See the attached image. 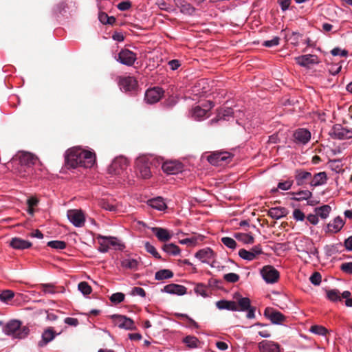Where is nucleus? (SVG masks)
<instances>
[{
  "label": "nucleus",
  "instance_id": "1",
  "mask_svg": "<svg viewBox=\"0 0 352 352\" xmlns=\"http://www.w3.org/2000/svg\"><path fill=\"white\" fill-rule=\"evenodd\" d=\"M21 322L18 320H12L6 323L3 332L14 338L23 339L28 336L30 330L27 327H21Z\"/></svg>",
  "mask_w": 352,
  "mask_h": 352
},
{
  "label": "nucleus",
  "instance_id": "2",
  "mask_svg": "<svg viewBox=\"0 0 352 352\" xmlns=\"http://www.w3.org/2000/svg\"><path fill=\"white\" fill-rule=\"evenodd\" d=\"M96 155H65V166L69 168L78 166H91L96 160Z\"/></svg>",
  "mask_w": 352,
  "mask_h": 352
},
{
  "label": "nucleus",
  "instance_id": "3",
  "mask_svg": "<svg viewBox=\"0 0 352 352\" xmlns=\"http://www.w3.org/2000/svg\"><path fill=\"white\" fill-rule=\"evenodd\" d=\"M136 170L144 179L149 178L151 175L148 160L146 155H138L135 162Z\"/></svg>",
  "mask_w": 352,
  "mask_h": 352
},
{
  "label": "nucleus",
  "instance_id": "4",
  "mask_svg": "<svg viewBox=\"0 0 352 352\" xmlns=\"http://www.w3.org/2000/svg\"><path fill=\"white\" fill-rule=\"evenodd\" d=\"M331 210V208L329 205L314 207L313 211L309 212V223L316 225L318 223V217L322 219L327 218Z\"/></svg>",
  "mask_w": 352,
  "mask_h": 352
},
{
  "label": "nucleus",
  "instance_id": "5",
  "mask_svg": "<svg viewBox=\"0 0 352 352\" xmlns=\"http://www.w3.org/2000/svg\"><path fill=\"white\" fill-rule=\"evenodd\" d=\"M116 60L122 65L132 66L137 60V55L128 49H122L115 57Z\"/></svg>",
  "mask_w": 352,
  "mask_h": 352
},
{
  "label": "nucleus",
  "instance_id": "6",
  "mask_svg": "<svg viewBox=\"0 0 352 352\" xmlns=\"http://www.w3.org/2000/svg\"><path fill=\"white\" fill-rule=\"evenodd\" d=\"M263 279L270 284L275 283L278 281L280 274L277 270L272 265H265L260 270Z\"/></svg>",
  "mask_w": 352,
  "mask_h": 352
},
{
  "label": "nucleus",
  "instance_id": "7",
  "mask_svg": "<svg viewBox=\"0 0 352 352\" xmlns=\"http://www.w3.org/2000/svg\"><path fill=\"white\" fill-rule=\"evenodd\" d=\"M128 164V160L124 155H117L109 167V172L111 174L120 175Z\"/></svg>",
  "mask_w": 352,
  "mask_h": 352
},
{
  "label": "nucleus",
  "instance_id": "8",
  "mask_svg": "<svg viewBox=\"0 0 352 352\" xmlns=\"http://www.w3.org/2000/svg\"><path fill=\"white\" fill-rule=\"evenodd\" d=\"M111 317L113 320L116 325L120 329L126 330H133L135 329L133 320L125 316L114 314Z\"/></svg>",
  "mask_w": 352,
  "mask_h": 352
},
{
  "label": "nucleus",
  "instance_id": "9",
  "mask_svg": "<svg viewBox=\"0 0 352 352\" xmlns=\"http://www.w3.org/2000/svg\"><path fill=\"white\" fill-rule=\"evenodd\" d=\"M69 221L77 228L84 226L85 217L84 213L80 210H69L67 214Z\"/></svg>",
  "mask_w": 352,
  "mask_h": 352
},
{
  "label": "nucleus",
  "instance_id": "10",
  "mask_svg": "<svg viewBox=\"0 0 352 352\" xmlns=\"http://www.w3.org/2000/svg\"><path fill=\"white\" fill-rule=\"evenodd\" d=\"M294 244L297 251L301 254L298 256L306 262L308 254V238L305 236H299L295 239Z\"/></svg>",
  "mask_w": 352,
  "mask_h": 352
},
{
  "label": "nucleus",
  "instance_id": "11",
  "mask_svg": "<svg viewBox=\"0 0 352 352\" xmlns=\"http://www.w3.org/2000/svg\"><path fill=\"white\" fill-rule=\"evenodd\" d=\"M164 91L159 87H155L146 90L144 100L148 104H154L160 100L163 96Z\"/></svg>",
  "mask_w": 352,
  "mask_h": 352
},
{
  "label": "nucleus",
  "instance_id": "12",
  "mask_svg": "<svg viewBox=\"0 0 352 352\" xmlns=\"http://www.w3.org/2000/svg\"><path fill=\"white\" fill-rule=\"evenodd\" d=\"M118 84L120 90L126 93L135 91L138 86L137 80L131 76L120 78Z\"/></svg>",
  "mask_w": 352,
  "mask_h": 352
},
{
  "label": "nucleus",
  "instance_id": "13",
  "mask_svg": "<svg viewBox=\"0 0 352 352\" xmlns=\"http://www.w3.org/2000/svg\"><path fill=\"white\" fill-rule=\"evenodd\" d=\"M59 334L60 333H56L52 327L45 329L41 334V339L38 342V346L41 348L45 346Z\"/></svg>",
  "mask_w": 352,
  "mask_h": 352
},
{
  "label": "nucleus",
  "instance_id": "14",
  "mask_svg": "<svg viewBox=\"0 0 352 352\" xmlns=\"http://www.w3.org/2000/svg\"><path fill=\"white\" fill-rule=\"evenodd\" d=\"M162 168L168 175H176L182 171V165L176 160H170L164 162Z\"/></svg>",
  "mask_w": 352,
  "mask_h": 352
},
{
  "label": "nucleus",
  "instance_id": "15",
  "mask_svg": "<svg viewBox=\"0 0 352 352\" xmlns=\"http://www.w3.org/2000/svg\"><path fill=\"white\" fill-rule=\"evenodd\" d=\"M195 256L201 263H210L215 256V253L210 248H205L196 252Z\"/></svg>",
  "mask_w": 352,
  "mask_h": 352
},
{
  "label": "nucleus",
  "instance_id": "16",
  "mask_svg": "<svg viewBox=\"0 0 352 352\" xmlns=\"http://www.w3.org/2000/svg\"><path fill=\"white\" fill-rule=\"evenodd\" d=\"M232 155H206V160L212 166H221L229 163Z\"/></svg>",
  "mask_w": 352,
  "mask_h": 352
},
{
  "label": "nucleus",
  "instance_id": "17",
  "mask_svg": "<svg viewBox=\"0 0 352 352\" xmlns=\"http://www.w3.org/2000/svg\"><path fill=\"white\" fill-rule=\"evenodd\" d=\"M331 134L334 138L344 140L352 138V129L342 127L341 125H336L333 127Z\"/></svg>",
  "mask_w": 352,
  "mask_h": 352
},
{
  "label": "nucleus",
  "instance_id": "18",
  "mask_svg": "<svg viewBox=\"0 0 352 352\" xmlns=\"http://www.w3.org/2000/svg\"><path fill=\"white\" fill-rule=\"evenodd\" d=\"M162 292L170 294L182 296L186 293V287L184 285L172 283L164 286Z\"/></svg>",
  "mask_w": 352,
  "mask_h": 352
},
{
  "label": "nucleus",
  "instance_id": "19",
  "mask_svg": "<svg viewBox=\"0 0 352 352\" xmlns=\"http://www.w3.org/2000/svg\"><path fill=\"white\" fill-rule=\"evenodd\" d=\"M320 63V60L316 55L309 54V72L311 71L312 73L318 72V74H315V76H320L324 72V67L318 65Z\"/></svg>",
  "mask_w": 352,
  "mask_h": 352
},
{
  "label": "nucleus",
  "instance_id": "20",
  "mask_svg": "<svg viewBox=\"0 0 352 352\" xmlns=\"http://www.w3.org/2000/svg\"><path fill=\"white\" fill-rule=\"evenodd\" d=\"M260 352H280L279 345L274 342L263 340L258 343Z\"/></svg>",
  "mask_w": 352,
  "mask_h": 352
},
{
  "label": "nucleus",
  "instance_id": "21",
  "mask_svg": "<svg viewBox=\"0 0 352 352\" xmlns=\"http://www.w3.org/2000/svg\"><path fill=\"white\" fill-rule=\"evenodd\" d=\"M294 138L296 143L299 144H306L308 142V129L300 128L294 133Z\"/></svg>",
  "mask_w": 352,
  "mask_h": 352
},
{
  "label": "nucleus",
  "instance_id": "22",
  "mask_svg": "<svg viewBox=\"0 0 352 352\" xmlns=\"http://www.w3.org/2000/svg\"><path fill=\"white\" fill-rule=\"evenodd\" d=\"M147 204L152 208L159 211H164L167 208L166 204L165 203L164 199L161 197H157L148 199L147 201Z\"/></svg>",
  "mask_w": 352,
  "mask_h": 352
},
{
  "label": "nucleus",
  "instance_id": "23",
  "mask_svg": "<svg viewBox=\"0 0 352 352\" xmlns=\"http://www.w3.org/2000/svg\"><path fill=\"white\" fill-rule=\"evenodd\" d=\"M152 232L155 234L159 241L164 242L169 241L172 238V234L165 228L160 227L152 228Z\"/></svg>",
  "mask_w": 352,
  "mask_h": 352
},
{
  "label": "nucleus",
  "instance_id": "24",
  "mask_svg": "<svg viewBox=\"0 0 352 352\" xmlns=\"http://www.w3.org/2000/svg\"><path fill=\"white\" fill-rule=\"evenodd\" d=\"M10 245L14 249L24 250L31 247L32 243L28 241L15 237L12 239Z\"/></svg>",
  "mask_w": 352,
  "mask_h": 352
},
{
  "label": "nucleus",
  "instance_id": "25",
  "mask_svg": "<svg viewBox=\"0 0 352 352\" xmlns=\"http://www.w3.org/2000/svg\"><path fill=\"white\" fill-rule=\"evenodd\" d=\"M216 307L220 309H226L229 311H236L238 310V306L234 301L221 300L216 302Z\"/></svg>",
  "mask_w": 352,
  "mask_h": 352
},
{
  "label": "nucleus",
  "instance_id": "26",
  "mask_svg": "<svg viewBox=\"0 0 352 352\" xmlns=\"http://www.w3.org/2000/svg\"><path fill=\"white\" fill-rule=\"evenodd\" d=\"M344 225V221L340 217H336L327 225L328 231L333 233L339 232Z\"/></svg>",
  "mask_w": 352,
  "mask_h": 352
},
{
  "label": "nucleus",
  "instance_id": "27",
  "mask_svg": "<svg viewBox=\"0 0 352 352\" xmlns=\"http://www.w3.org/2000/svg\"><path fill=\"white\" fill-rule=\"evenodd\" d=\"M65 154H96L95 151L90 148H82L80 146H76L68 148Z\"/></svg>",
  "mask_w": 352,
  "mask_h": 352
},
{
  "label": "nucleus",
  "instance_id": "28",
  "mask_svg": "<svg viewBox=\"0 0 352 352\" xmlns=\"http://www.w3.org/2000/svg\"><path fill=\"white\" fill-rule=\"evenodd\" d=\"M204 236L202 235L192 236L189 238L180 239L179 243L182 245H187L188 246H195L199 242L202 241Z\"/></svg>",
  "mask_w": 352,
  "mask_h": 352
},
{
  "label": "nucleus",
  "instance_id": "29",
  "mask_svg": "<svg viewBox=\"0 0 352 352\" xmlns=\"http://www.w3.org/2000/svg\"><path fill=\"white\" fill-rule=\"evenodd\" d=\"M327 179V174L325 172H320L314 175L311 181L309 182L313 186L322 185L326 183Z\"/></svg>",
  "mask_w": 352,
  "mask_h": 352
},
{
  "label": "nucleus",
  "instance_id": "30",
  "mask_svg": "<svg viewBox=\"0 0 352 352\" xmlns=\"http://www.w3.org/2000/svg\"><path fill=\"white\" fill-rule=\"evenodd\" d=\"M139 262L138 260L132 258H126L121 261V266L126 270H137Z\"/></svg>",
  "mask_w": 352,
  "mask_h": 352
},
{
  "label": "nucleus",
  "instance_id": "31",
  "mask_svg": "<svg viewBox=\"0 0 352 352\" xmlns=\"http://www.w3.org/2000/svg\"><path fill=\"white\" fill-rule=\"evenodd\" d=\"M327 166L336 173H342L344 171L343 164L340 160H330L327 163Z\"/></svg>",
  "mask_w": 352,
  "mask_h": 352
},
{
  "label": "nucleus",
  "instance_id": "32",
  "mask_svg": "<svg viewBox=\"0 0 352 352\" xmlns=\"http://www.w3.org/2000/svg\"><path fill=\"white\" fill-rule=\"evenodd\" d=\"M287 209L285 208H272L269 210V215L275 219H280L287 215Z\"/></svg>",
  "mask_w": 352,
  "mask_h": 352
},
{
  "label": "nucleus",
  "instance_id": "33",
  "mask_svg": "<svg viewBox=\"0 0 352 352\" xmlns=\"http://www.w3.org/2000/svg\"><path fill=\"white\" fill-rule=\"evenodd\" d=\"M191 116L195 120H201L207 117V109L197 106L192 109Z\"/></svg>",
  "mask_w": 352,
  "mask_h": 352
},
{
  "label": "nucleus",
  "instance_id": "34",
  "mask_svg": "<svg viewBox=\"0 0 352 352\" xmlns=\"http://www.w3.org/2000/svg\"><path fill=\"white\" fill-rule=\"evenodd\" d=\"M162 250L166 254L173 256H177L180 254L179 248L174 243L164 244L162 247Z\"/></svg>",
  "mask_w": 352,
  "mask_h": 352
},
{
  "label": "nucleus",
  "instance_id": "35",
  "mask_svg": "<svg viewBox=\"0 0 352 352\" xmlns=\"http://www.w3.org/2000/svg\"><path fill=\"white\" fill-rule=\"evenodd\" d=\"M236 305L238 306V310L236 311H245L251 307L250 300L247 297L240 298Z\"/></svg>",
  "mask_w": 352,
  "mask_h": 352
},
{
  "label": "nucleus",
  "instance_id": "36",
  "mask_svg": "<svg viewBox=\"0 0 352 352\" xmlns=\"http://www.w3.org/2000/svg\"><path fill=\"white\" fill-rule=\"evenodd\" d=\"M173 276V273L170 270H160L155 274V278L157 280H162L164 279H168Z\"/></svg>",
  "mask_w": 352,
  "mask_h": 352
},
{
  "label": "nucleus",
  "instance_id": "37",
  "mask_svg": "<svg viewBox=\"0 0 352 352\" xmlns=\"http://www.w3.org/2000/svg\"><path fill=\"white\" fill-rule=\"evenodd\" d=\"M309 331L318 336H326L329 333L327 329L322 325L313 324L309 328Z\"/></svg>",
  "mask_w": 352,
  "mask_h": 352
},
{
  "label": "nucleus",
  "instance_id": "38",
  "mask_svg": "<svg viewBox=\"0 0 352 352\" xmlns=\"http://www.w3.org/2000/svg\"><path fill=\"white\" fill-rule=\"evenodd\" d=\"M183 342L186 344L188 348L196 349L199 345V340L193 336H187L183 339Z\"/></svg>",
  "mask_w": 352,
  "mask_h": 352
},
{
  "label": "nucleus",
  "instance_id": "39",
  "mask_svg": "<svg viewBox=\"0 0 352 352\" xmlns=\"http://www.w3.org/2000/svg\"><path fill=\"white\" fill-rule=\"evenodd\" d=\"M234 114V111L230 107L222 109L217 114L218 120H228Z\"/></svg>",
  "mask_w": 352,
  "mask_h": 352
},
{
  "label": "nucleus",
  "instance_id": "40",
  "mask_svg": "<svg viewBox=\"0 0 352 352\" xmlns=\"http://www.w3.org/2000/svg\"><path fill=\"white\" fill-rule=\"evenodd\" d=\"M235 237L243 242L245 244H251L254 243V239L253 236L250 234L245 233H237L235 234Z\"/></svg>",
  "mask_w": 352,
  "mask_h": 352
},
{
  "label": "nucleus",
  "instance_id": "41",
  "mask_svg": "<svg viewBox=\"0 0 352 352\" xmlns=\"http://www.w3.org/2000/svg\"><path fill=\"white\" fill-rule=\"evenodd\" d=\"M327 298L332 301V302H336V301H342L341 296H340V292L338 289H330L327 290Z\"/></svg>",
  "mask_w": 352,
  "mask_h": 352
},
{
  "label": "nucleus",
  "instance_id": "42",
  "mask_svg": "<svg viewBox=\"0 0 352 352\" xmlns=\"http://www.w3.org/2000/svg\"><path fill=\"white\" fill-rule=\"evenodd\" d=\"M14 297V292L10 289L3 290L0 294V300L3 302L8 303V301Z\"/></svg>",
  "mask_w": 352,
  "mask_h": 352
},
{
  "label": "nucleus",
  "instance_id": "43",
  "mask_svg": "<svg viewBox=\"0 0 352 352\" xmlns=\"http://www.w3.org/2000/svg\"><path fill=\"white\" fill-rule=\"evenodd\" d=\"M269 318H270V320L272 321V323L276 324H281V322L285 319L284 316L281 313H280L278 311H274V312H272L270 315Z\"/></svg>",
  "mask_w": 352,
  "mask_h": 352
},
{
  "label": "nucleus",
  "instance_id": "44",
  "mask_svg": "<svg viewBox=\"0 0 352 352\" xmlns=\"http://www.w3.org/2000/svg\"><path fill=\"white\" fill-rule=\"evenodd\" d=\"M194 291L197 295H199L204 298H206L208 296L207 287L202 283L197 284L194 288Z\"/></svg>",
  "mask_w": 352,
  "mask_h": 352
},
{
  "label": "nucleus",
  "instance_id": "45",
  "mask_svg": "<svg viewBox=\"0 0 352 352\" xmlns=\"http://www.w3.org/2000/svg\"><path fill=\"white\" fill-rule=\"evenodd\" d=\"M239 256L244 260H246L248 261H251L255 259L254 254L251 252V251H248L245 249H241L239 251Z\"/></svg>",
  "mask_w": 352,
  "mask_h": 352
},
{
  "label": "nucleus",
  "instance_id": "46",
  "mask_svg": "<svg viewBox=\"0 0 352 352\" xmlns=\"http://www.w3.org/2000/svg\"><path fill=\"white\" fill-rule=\"evenodd\" d=\"M78 290L85 296L91 294L92 289L87 282H80L78 285Z\"/></svg>",
  "mask_w": 352,
  "mask_h": 352
},
{
  "label": "nucleus",
  "instance_id": "47",
  "mask_svg": "<svg viewBox=\"0 0 352 352\" xmlns=\"http://www.w3.org/2000/svg\"><path fill=\"white\" fill-rule=\"evenodd\" d=\"M47 246L53 249L63 250L66 248V243L63 241H50L47 243Z\"/></svg>",
  "mask_w": 352,
  "mask_h": 352
},
{
  "label": "nucleus",
  "instance_id": "48",
  "mask_svg": "<svg viewBox=\"0 0 352 352\" xmlns=\"http://www.w3.org/2000/svg\"><path fill=\"white\" fill-rule=\"evenodd\" d=\"M221 242L230 249L234 250L236 248V243L232 238L228 236L223 237L221 238Z\"/></svg>",
  "mask_w": 352,
  "mask_h": 352
},
{
  "label": "nucleus",
  "instance_id": "49",
  "mask_svg": "<svg viewBox=\"0 0 352 352\" xmlns=\"http://www.w3.org/2000/svg\"><path fill=\"white\" fill-rule=\"evenodd\" d=\"M144 246H145L146 250L148 253L152 254L155 258H157V259L161 258V256L157 251L156 248L153 245H151L149 242H146Z\"/></svg>",
  "mask_w": 352,
  "mask_h": 352
},
{
  "label": "nucleus",
  "instance_id": "50",
  "mask_svg": "<svg viewBox=\"0 0 352 352\" xmlns=\"http://www.w3.org/2000/svg\"><path fill=\"white\" fill-rule=\"evenodd\" d=\"M124 294L121 292L113 294L110 297V300L112 303L117 305L122 302L124 300Z\"/></svg>",
  "mask_w": 352,
  "mask_h": 352
},
{
  "label": "nucleus",
  "instance_id": "51",
  "mask_svg": "<svg viewBox=\"0 0 352 352\" xmlns=\"http://www.w3.org/2000/svg\"><path fill=\"white\" fill-rule=\"evenodd\" d=\"M322 276L320 272H314L309 277V281L314 285L318 286L320 284Z\"/></svg>",
  "mask_w": 352,
  "mask_h": 352
},
{
  "label": "nucleus",
  "instance_id": "52",
  "mask_svg": "<svg viewBox=\"0 0 352 352\" xmlns=\"http://www.w3.org/2000/svg\"><path fill=\"white\" fill-rule=\"evenodd\" d=\"M308 177V172L306 171H297L296 179L298 185H302L304 180Z\"/></svg>",
  "mask_w": 352,
  "mask_h": 352
},
{
  "label": "nucleus",
  "instance_id": "53",
  "mask_svg": "<svg viewBox=\"0 0 352 352\" xmlns=\"http://www.w3.org/2000/svg\"><path fill=\"white\" fill-rule=\"evenodd\" d=\"M223 279L228 283H234L239 280V276L237 274L230 272L226 274L223 276Z\"/></svg>",
  "mask_w": 352,
  "mask_h": 352
},
{
  "label": "nucleus",
  "instance_id": "54",
  "mask_svg": "<svg viewBox=\"0 0 352 352\" xmlns=\"http://www.w3.org/2000/svg\"><path fill=\"white\" fill-rule=\"evenodd\" d=\"M295 60L298 65L306 68L308 67V54L298 56Z\"/></svg>",
  "mask_w": 352,
  "mask_h": 352
},
{
  "label": "nucleus",
  "instance_id": "55",
  "mask_svg": "<svg viewBox=\"0 0 352 352\" xmlns=\"http://www.w3.org/2000/svg\"><path fill=\"white\" fill-rule=\"evenodd\" d=\"M280 38L278 36H275L271 40H267L264 41L263 45L267 47H272L274 46H277L279 44Z\"/></svg>",
  "mask_w": 352,
  "mask_h": 352
},
{
  "label": "nucleus",
  "instance_id": "56",
  "mask_svg": "<svg viewBox=\"0 0 352 352\" xmlns=\"http://www.w3.org/2000/svg\"><path fill=\"white\" fill-rule=\"evenodd\" d=\"M66 8L67 4L65 2H60L54 7L53 12L56 15L62 14L63 12L65 11Z\"/></svg>",
  "mask_w": 352,
  "mask_h": 352
},
{
  "label": "nucleus",
  "instance_id": "57",
  "mask_svg": "<svg viewBox=\"0 0 352 352\" xmlns=\"http://www.w3.org/2000/svg\"><path fill=\"white\" fill-rule=\"evenodd\" d=\"M292 199L296 201L307 200L308 193L305 191L298 192L294 194V196L292 197Z\"/></svg>",
  "mask_w": 352,
  "mask_h": 352
},
{
  "label": "nucleus",
  "instance_id": "58",
  "mask_svg": "<svg viewBox=\"0 0 352 352\" xmlns=\"http://www.w3.org/2000/svg\"><path fill=\"white\" fill-rule=\"evenodd\" d=\"M42 290L45 294H54L56 293L54 285L51 284H43L41 285Z\"/></svg>",
  "mask_w": 352,
  "mask_h": 352
},
{
  "label": "nucleus",
  "instance_id": "59",
  "mask_svg": "<svg viewBox=\"0 0 352 352\" xmlns=\"http://www.w3.org/2000/svg\"><path fill=\"white\" fill-rule=\"evenodd\" d=\"M331 53L333 56H346L348 55V51L346 50H341L339 47H335L331 51Z\"/></svg>",
  "mask_w": 352,
  "mask_h": 352
},
{
  "label": "nucleus",
  "instance_id": "60",
  "mask_svg": "<svg viewBox=\"0 0 352 352\" xmlns=\"http://www.w3.org/2000/svg\"><path fill=\"white\" fill-rule=\"evenodd\" d=\"M342 69V65L339 64H331L329 68V72L331 74L335 76L338 74Z\"/></svg>",
  "mask_w": 352,
  "mask_h": 352
},
{
  "label": "nucleus",
  "instance_id": "61",
  "mask_svg": "<svg viewBox=\"0 0 352 352\" xmlns=\"http://www.w3.org/2000/svg\"><path fill=\"white\" fill-rule=\"evenodd\" d=\"M293 217L296 221H303L305 216L300 209H295L293 212Z\"/></svg>",
  "mask_w": 352,
  "mask_h": 352
},
{
  "label": "nucleus",
  "instance_id": "62",
  "mask_svg": "<svg viewBox=\"0 0 352 352\" xmlns=\"http://www.w3.org/2000/svg\"><path fill=\"white\" fill-rule=\"evenodd\" d=\"M131 7V3L129 1H122L117 6L118 9L121 11L128 10Z\"/></svg>",
  "mask_w": 352,
  "mask_h": 352
},
{
  "label": "nucleus",
  "instance_id": "63",
  "mask_svg": "<svg viewBox=\"0 0 352 352\" xmlns=\"http://www.w3.org/2000/svg\"><path fill=\"white\" fill-rule=\"evenodd\" d=\"M340 269L347 274H352V262L344 263L341 265Z\"/></svg>",
  "mask_w": 352,
  "mask_h": 352
},
{
  "label": "nucleus",
  "instance_id": "64",
  "mask_svg": "<svg viewBox=\"0 0 352 352\" xmlns=\"http://www.w3.org/2000/svg\"><path fill=\"white\" fill-rule=\"evenodd\" d=\"M100 206L106 210L115 211L116 210V207L114 205H112L106 201H101Z\"/></svg>",
  "mask_w": 352,
  "mask_h": 352
}]
</instances>
